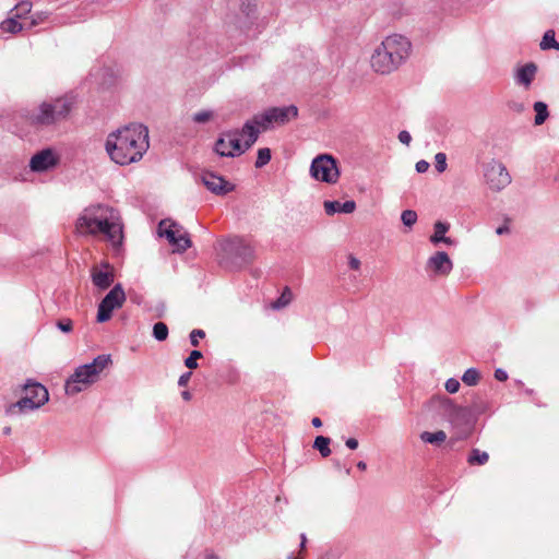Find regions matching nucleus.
Instances as JSON below:
<instances>
[{"label": "nucleus", "mask_w": 559, "mask_h": 559, "mask_svg": "<svg viewBox=\"0 0 559 559\" xmlns=\"http://www.w3.org/2000/svg\"><path fill=\"white\" fill-rule=\"evenodd\" d=\"M539 46L542 50H548L551 48L559 50V43L555 39V32L552 29L545 32Z\"/></svg>", "instance_id": "nucleus-23"}, {"label": "nucleus", "mask_w": 559, "mask_h": 559, "mask_svg": "<svg viewBox=\"0 0 559 559\" xmlns=\"http://www.w3.org/2000/svg\"><path fill=\"white\" fill-rule=\"evenodd\" d=\"M453 413L455 414L456 417H460V416H465L466 414V411L462 407H453Z\"/></svg>", "instance_id": "nucleus-51"}, {"label": "nucleus", "mask_w": 559, "mask_h": 559, "mask_svg": "<svg viewBox=\"0 0 559 559\" xmlns=\"http://www.w3.org/2000/svg\"><path fill=\"white\" fill-rule=\"evenodd\" d=\"M263 131L265 130L254 121V116L243 124L242 129L238 132L243 152H246L255 143L259 134Z\"/></svg>", "instance_id": "nucleus-16"}, {"label": "nucleus", "mask_w": 559, "mask_h": 559, "mask_svg": "<svg viewBox=\"0 0 559 559\" xmlns=\"http://www.w3.org/2000/svg\"><path fill=\"white\" fill-rule=\"evenodd\" d=\"M200 358H202V353L200 350H192L185 360L186 367L189 369L198 368V359Z\"/></svg>", "instance_id": "nucleus-37"}, {"label": "nucleus", "mask_w": 559, "mask_h": 559, "mask_svg": "<svg viewBox=\"0 0 559 559\" xmlns=\"http://www.w3.org/2000/svg\"><path fill=\"white\" fill-rule=\"evenodd\" d=\"M215 151L221 156L234 157L243 153L238 132H226L215 143Z\"/></svg>", "instance_id": "nucleus-14"}, {"label": "nucleus", "mask_w": 559, "mask_h": 559, "mask_svg": "<svg viewBox=\"0 0 559 559\" xmlns=\"http://www.w3.org/2000/svg\"><path fill=\"white\" fill-rule=\"evenodd\" d=\"M181 395H182L183 400H186V401L191 400V394L188 391H183Z\"/></svg>", "instance_id": "nucleus-55"}, {"label": "nucleus", "mask_w": 559, "mask_h": 559, "mask_svg": "<svg viewBox=\"0 0 559 559\" xmlns=\"http://www.w3.org/2000/svg\"><path fill=\"white\" fill-rule=\"evenodd\" d=\"M293 298V294L289 288H285L282 295L272 304L273 309H282L286 307Z\"/></svg>", "instance_id": "nucleus-29"}, {"label": "nucleus", "mask_w": 559, "mask_h": 559, "mask_svg": "<svg viewBox=\"0 0 559 559\" xmlns=\"http://www.w3.org/2000/svg\"><path fill=\"white\" fill-rule=\"evenodd\" d=\"M399 140L401 143L408 145L412 141V136L409 132L404 130L399 133Z\"/></svg>", "instance_id": "nucleus-44"}, {"label": "nucleus", "mask_w": 559, "mask_h": 559, "mask_svg": "<svg viewBox=\"0 0 559 559\" xmlns=\"http://www.w3.org/2000/svg\"><path fill=\"white\" fill-rule=\"evenodd\" d=\"M489 460V455L487 452H484V451H480L478 449H474L469 456H468V460L467 462L471 464V465H484L488 462Z\"/></svg>", "instance_id": "nucleus-26"}, {"label": "nucleus", "mask_w": 559, "mask_h": 559, "mask_svg": "<svg viewBox=\"0 0 559 559\" xmlns=\"http://www.w3.org/2000/svg\"><path fill=\"white\" fill-rule=\"evenodd\" d=\"M10 432H11V428H10V427H5V428L3 429V433H4V435H9Z\"/></svg>", "instance_id": "nucleus-57"}, {"label": "nucleus", "mask_w": 559, "mask_h": 559, "mask_svg": "<svg viewBox=\"0 0 559 559\" xmlns=\"http://www.w3.org/2000/svg\"><path fill=\"white\" fill-rule=\"evenodd\" d=\"M158 234L165 237L177 251H185L191 246L188 234L181 226L171 221H162L158 225Z\"/></svg>", "instance_id": "nucleus-10"}, {"label": "nucleus", "mask_w": 559, "mask_h": 559, "mask_svg": "<svg viewBox=\"0 0 559 559\" xmlns=\"http://www.w3.org/2000/svg\"><path fill=\"white\" fill-rule=\"evenodd\" d=\"M97 322H105V298H103L98 304Z\"/></svg>", "instance_id": "nucleus-43"}, {"label": "nucleus", "mask_w": 559, "mask_h": 559, "mask_svg": "<svg viewBox=\"0 0 559 559\" xmlns=\"http://www.w3.org/2000/svg\"><path fill=\"white\" fill-rule=\"evenodd\" d=\"M76 231L81 235L105 234V210L100 204L84 210L78 218Z\"/></svg>", "instance_id": "nucleus-8"}, {"label": "nucleus", "mask_w": 559, "mask_h": 559, "mask_svg": "<svg viewBox=\"0 0 559 559\" xmlns=\"http://www.w3.org/2000/svg\"><path fill=\"white\" fill-rule=\"evenodd\" d=\"M115 274L114 269L107 263V287L110 285V283L114 281Z\"/></svg>", "instance_id": "nucleus-49"}, {"label": "nucleus", "mask_w": 559, "mask_h": 559, "mask_svg": "<svg viewBox=\"0 0 559 559\" xmlns=\"http://www.w3.org/2000/svg\"><path fill=\"white\" fill-rule=\"evenodd\" d=\"M24 396L9 406V414L34 411L43 406L49 400L47 389L38 382H27L24 388Z\"/></svg>", "instance_id": "nucleus-5"}, {"label": "nucleus", "mask_w": 559, "mask_h": 559, "mask_svg": "<svg viewBox=\"0 0 559 559\" xmlns=\"http://www.w3.org/2000/svg\"><path fill=\"white\" fill-rule=\"evenodd\" d=\"M357 467L360 469V471H365L367 468V465L364 461H359L357 463Z\"/></svg>", "instance_id": "nucleus-54"}, {"label": "nucleus", "mask_w": 559, "mask_h": 559, "mask_svg": "<svg viewBox=\"0 0 559 559\" xmlns=\"http://www.w3.org/2000/svg\"><path fill=\"white\" fill-rule=\"evenodd\" d=\"M76 105L72 95H64L48 102H43L36 109L28 112L26 119L34 127H51L70 118Z\"/></svg>", "instance_id": "nucleus-3"}, {"label": "nucleus", "mask_w": 559, "mask_h": 559, "mask_svg": "<svg viewBox=\"0 0 559 559\" xmlns=\"http://www.w3.org/2000/svg\"><path fill=\"white\" fill-rule=\"evenodd\" d=\"M495 378L499 381H506L508 379V374L504 370L502 369H497L495 371Z\"/></svg>", "instance_id": "nucleus-48"}, {"label": "nucleus", "mask_w": 559, "mask_h": 559, "mask_svg": "<svg viewBox=\"0 0 559 559\" xmlns=\"http://www.w3.org/2000/svg\"><path fill=\"white\" fill-rule=\"evenodd\" d=\"M105 370V355H98L90 364L79 366L74 372L66 380L64 392L69 396H74L100 380Z\"/></svg>", "instance_id": "nucleus-4"}, {"label": "nucleus", "mask_w": 559, "mask_h": 559, "mask_svg": "<svg viewBox=\"0 0 559 559\" xmlns=\"http://www.w3.org/2000/svg\"><path fill=\"white\" fill-rule=\"evenodd\" d=\"M103 267H105V262H100L99 269L96 267L92 273L93 283L100 290L105 289V271H103Z\"/></svg>", "instance_id": "nucleus-28"}, {"label": "nucleus", "mask_w": 559, "mask_h": 559, "mask_svg": "<svg viewBox=\"0 0 559 559\" xmlns=\"http://www.w3.org/2000/svg\"><path fill=\"white\" fill-rule=\"evenodd\" d=\"M429 168V163L421 159L416 163V170L420 174L426 173Z\"/></svg>", "instance_id": "nucleus-45"}, {"label": "nucleus", "mask_w": 559, "mask_h": 559, "mask_svg": "<svg viewBox=\"0 0 559 559\" xmlns=\"http://www.w3.org/2000/svg\"><path fill=\"white\" fill-rule=\"evenodd\" d=\"M462 381L466 385H476L479 381V372L474 368H469L464 372Z\"/></svg>", "instance_id": "nucleus-34"}, {"label": "nucleus", "mask_w": 559, "mask_h": 559, "mask_svg": "<svg viewBox=\"0 0 559 559\" xmlns=\"http://www.w3.org/2000/svg\"><path fill=\"white\" fill-rule=\"evenodd\" d=\"M536 72L537 67L533 62L526 63L518 68L515 72L516 84L522 85L525 88H528L535 79Z\"/></svg>", "instance_id": "nucleus-19"}, {"label": "nucleus", "mask_w": 559, "mask_h": 559, "mask_svg": "<svg viewBox=\"0 0 559 559\" xmlns=\"http://www.w3.org/2000/svg\"><path fill=\"white\" fill-rule=\"evenodd\" d=\"M126 301V293L120 284L115 285L109 293H107V320L110 319L111 312L115 309L121 308Z\"/></svg>", "instance_id": "nucleus-18"}, {"label": "nucleus", "mask_w": 559, "mask_h": 559, "mask_svg": "<svg viewBox=\"0 0 559 559\" xmlns=\"http://www.w3.org/2000/svg\"><path fill=\"white\" fill-rule=\"evenodd\" d=\"M348 265L353 270H358L360 267V261L357 258L349 255Z\"/></svg>", "instance_id": "nucleus-47"}, {"label": "nucleus", "mask_w": 559, "mask_h": 559, "mask_svg": "<svg viewBox=\"0 0 559 559\" xmlns=\"http://www.w3.org/2000/svg\"><path fill=\"white\" fill-rule=\"evenodd\" d=\"M153 335L157 341H165L168 337V328L164 322H157L153 326Z\"/></svg>", "instance_id": "nucleus-33"}, {"label": "nucleus", "mask_w": 559, "mask_h": 559, "mask_svg": "<svg viewBox=\"0 0 559 559\" xmlns=\"http://www.w3.org/2000/svg\"><path fill=\"white\" fill-rule=\"evenodd\" d=\"M329 445L330 438L323 436H318L313 443V448L317 449L323 457H328L331 454Z\"/></svg>", "instance_id": "nucleus-25"}, {"label": "nucleus", "mask_w": 559, "mask_h": 559, "mask_svg": "<svg viewBox=\"0 0 559 559\" xmlns=\"http://www.w3.org/2000/svg\"><path fill=\"white\" fill-rule=\"evenodd\" d=\"M202 182L210 191L216 194H225L233 190V186L228 181L213 173H205L202 176Z\"/></svg>", "instance_id": "nucleus-17"}, {"label": "nucleus", "mask_w": 559, "mask_h": 559, "mask_svg": "<svg viewBox=\"0 0 559 559\" xmlns=\"http://www.w3.org/2000/svg\"><path fill=\"white\" fill-rule=\"evenodd\" d=\"M148 146V131L142 124L126 127L107 139V154L119 165L140 160Z\"/></svg>", "instance_id": "nucleus-1"}, {"label": "nucleus", "mask_w": 559, "mask_h": 559, "mask_svg": "<svg viewBox=\"0 0 559 559\" xmlns=\"http://www.w3.org/2000/svg\"><path fill=\"white\" fill-rule=\"evenodd\" d=\"M306 544H307V536H306V534L302 533L300 535V552H302L305 550ZM287 559H304V556L301 554H299L298 556L289 555V556H287Z\"/></svg>", "instance_id": "nucleus-42"}, {"label": "nucleus", "mask_w": 559, "mask_h": 559, "mask_svg": "<svg viewBox=\"0 0 559 559\" xmlns=\"http://www.w3.org/2000/svg\"><path fill=\"white\" fill-rule=\"evenodd\" d=\"M311 423L317 428L322 426V421H321V419L319 417H314Z\"/></svg>", "instance_id": "nucleus-53"}, {"label": "nucleus", "mask_w": 559, "mask_h": 559, "mask_svg": "<svg viewBox=\"0 0 559 559\" xmlns=\"http://www.w3.org/2000/svg\"><path fill=\"white\" fill-rule=\"evenodd\" d=\"M107 246L110 245L112 254L120 257L123 252L122 243L124 239L123 225L119 213L114 209L107 207Z\"/></svg>", "instance_id": "nucleus-9"}, {"label": "nucleus", "mask_w": 559, "mask_h": 559, "mask_svg": "<svg viewBox=\"0 0 559 559\" xmlns=\"http://www.w3.org/2000/svg\"><path fill=\"white\" fill-rule=\"evenodd\" d=\"M271 160V150L267 147H262L258 150V156L255 160V167L262 168Z\"/></svg>", "instance_id": "nucleus-32"}, {"label": "nucleus", "mask_w": 559, "mask_h": 559, "mask_svg": "<svg viewBox=\"0 0 559 559\" xmlns=\"http://www.w3.org/2000/svg\"><path fill=\"white\" fill-rule=\"evenodd\" d=\"M420 439L426 443L439 445L447 440V433L443 430H438L436 432L424 431L420 435Z\"/></svg>", "instance_id": "nucleus-22"}, {"label": "nucleus", "mask_w": 559, "mask_h": 559, "mask_svg": "<svg viewBox=\"0 0 559 559\" xmlns=\"http://www.w3.org/2000/svg\"><path fill=\"white\" fill-rule=\"evenodd\" d=\"M32 10V3L29 1H21L15 5V8L12 10L14 11L13 16L16 19H23Z\"/></svg>", "instance_id": "nucleus-30"}, {"label": "nucleus", "mask_w": 559, "mask_h": 559, "mask_svg": "<svg viewBox=\"0 0 559 559\" xmlns=\"http://www.w3.org/2000/svg\"><path fill=\"white\" fill-rule=\"evenodd\" d=\"M206 559H219V558L216 555H214V554H209L206 556Z\"/></svg>", "instance_id": "nucleus-56"}, {"label": "nucleus", "mask_w": 559, "mask_h": 559, "mask_svg": "<svg viewBox=\"0 0 559 559\" xmlns=\"http://www.w3.org/2000/svg\"><path fill=\"white\" fill-rule=\"evenodd\" d=\"M298 115V109L294 105L284 106V107H271L266 110L254 115V121L261 126L265 131L276 127L283 126L289 122L292 119H295Z\"/></svg>", "instance_id": "nucleus-7"}, {"label": "nucleus", "mask_w": 559, "mask_h": 559, "mask_svg": "<svg viewBox=\"0 0 559 559\" xmlns=\"http://www.w3.org/2000/svg\"><path fill=\"white\" fill-rule=\"evenodd\" d=\"M310 176L317 181L336 183L340 178L336 159L330 154L316 156L310 165Z\"/></svg>", "instance_id": "nucleus-6"}, {"label": "nucleus", "mask_w": 559, "mask_h": 559, "mask_svg": "<svg viewBox=\"0 0 559 559\" xmlns=\"http://www.w3.org/2000/svg\"><path fill=\"white\" fill-rule=\"evenodd\" d=\"M433 234L430 236V242L433 245H438L439 242H443L448 246H453L455 242L450 237H447L445 234L450 229V225L443 222H436L433 225Z\"/></svg>", "instance_id": "nucleus-21"}, {"label": "nucleus", "mask_w": 559, "mask_h": 559, "mask_svg": "<svg viewBox=\"0 0 559 559\" xmlns=\"http://www.w3.org/2000/svg\"><path fill=\"white\" fill-rule=\"evenodd\" d=\"M409 51L411 43L406 37L397 34L386 36L374 48L370 57V66L379 74H390L404 63Z\"/></svg>", "instance_id": "nucleus-2"}, {"label": "nucleus", "mask_w": 559, "mask_h": 559, "mask_svg": "<svg viewBox=\"0 0 559 559\" xmlns=\"http://www.w3.org/2000/svg\"><path fill=\"white\" fill-rule=\"evenodd\" d=\"M534 110L536 112L535 124L536 126L543 124L548 117L547 105L543 102H536L534 104Z\"/></svg>", "instance_id": "nucleus-27"}, {"label": "nucleus", "mask_w": 559, "mask_h": 559, "mask_svg": "<svg viewBox=\"0 0 559 559\" xmlns=\"http://www.w3.org/2000/svg\"><path fill=\"white\" fill-rule=\"evenodd\" d=\"M346 445L350 449V450H355L357 449L358 447V441L354 438H349L346 440Z\"/></svg>", "instance_id": "nucleus-50"}, {"label": "nucleus", "mask_w": 559, "mask_h": 559, "mask_svg": "<svg viewBox=\"0 0 559 559\" xmlns=\"http://www.w3.org/2000/svg\"><path fill=\"white\" fill-rule=\"evenodd\" d=\"M57 326L64 333H70L73 330V322L70 319H61L57 321Z\"/></svg>", "instance_id": "nucleus-39"}, {"label": "nucleus", "mask_w": 559, "mask_h": 559, "mask_svg": "<svg viewBox=\"0 0 559 559\" xmlns=\"http://www.w3.org/2000/svg\"><path fill=\"white\" fill-rule=\"evenodd\" d=\"M401 219L407 227H412L417 222V213L413 210H405L402 212Z\"/></svg>", "instance_id": "nucleus-35"}, {"label": "nucleus", "mask_w": 559, "mask_h": 559, "mask_svg": "<svg viewBox=\"0 0 559 559\" xmlns=\"http://www.w3.org/2000/svg\"><path fill=\"white\" fill-rule=\"evenodd\" d=\"M205 336V332L203 330L195 329L190 333V343L192 346L199 345V340Z\"/></svg>", "instance_id": "nucleus-40"}, {"label": "nucleus", "mask_w": 559, "mask_h": 559, "mask_svg": "<svg viewBox=\"0 0 559 559\" xmlns=\"http://www.w3.org/2000/svg\"><path fill=\"white\" fill-rule=\"evenodd\" d=\"M123 76V69L121 67L107 68V85L117 84Z\"/></svg>", "instance_id": "nucleus-31"}, {"label": "nucleus", "mask_w": 559, "mask_h": 559, "mask_svg": "<svg viewBox=\"0 0 559 559\" xmlns=\"http://www.w3.org/2000/svg\"><path fill=\"white\" fill-rule=\"evenodd\" d=\"M460 389V382L456 380V379H449L447 380L445 382V390L449 392V393H456Z\"/></svg>", "instance_id": "nucleus-41"}, {"label": "nucleus", "mask_w": 559, "mask_h": 559, "mask_svg": "<svg viewBox=\"0 0 559 559\" xmlns=\"http://www.w3.org/2000/svg\"><path fill=\"white\" fill-rule=\"evenodd\" d=\"M496 233H497L498 235H503V234L509 233V227H508V225L499 226V227L496 229Z\"/></svg>", "instance_id": "nucleus-52"}, {"label": "nucleus", "mask_w": 559, "mask_h": 559, "mask_svg": "<svg viewBox=\"0 0 559 559\" xmlns=\"http://www.w3.org/2000/svg\"><path fill=\"white\" fill-rule=\"evenodd\" d=\"M219 248L225 255L238 258L245 263L250 262L254 255L253 248L243 239L238 237L222 241L219 243Z\"/></svg>", "instance_id": "nucleus-12"}, {"label": "nucleus", "mask_w": 559, "mask_h": 559, "mask_svg": "<svg viewBox=\"0 0 559 559\" xmlns=\"http://www.w3.org/2000/svg\"><path fill=\"white\" fill-rule=\"evenodd\" d=\"M213 117V112L210 111V110H203V111H200V112H197L194 116H193V120L198 123H204V122H207L209 120H211Z\"/></svg>", "instance_id": "nucleus-38"}, {"label": "nucleus", "mask_w": 559, "mask_h": 559, "mask_svg": "<svg viewBox=\"0 0 559 559\" xmlns=\"http://www.w3.org/2000/svg\"><path fill=\"white\" fill-rule=\"evenodd\" d=\"M59 163L58 155L51 148H45L36 153L29 162L33 171L41 173L55 168Z\"/></svg>", "instance_id": "nucleus-15"}, {"label": "nucleus", "mask_w": 559, "mask_h": 559, "mask_svg": "<svg viewBox=\"0 0 559 559\" xmlns=\"http://www.w3.org/2000/svg\"><path fill=\"white\" fill-rule=\"evenodd\" d=\"M435 167L436 170L440 174L445 171L448 164H447V155L442 152H439L435 156Z\"/></svg>", "instance_id": "nucleus-36"}, {"label": "nucleus", "mask_w": 559, "mask_h": 559, "mask_svg": "<svg viewBox=\"0 0 559 559\" xmlns=\"http://www.w3.org/2000/svg\"><path fill=\"white\" fill-rule=\"evenodd\" d=\"M191 374L192 373L190 371L189 372H185L183 374H181L179 380H178L179 386H186L189 383L190 379H191Z\"/></svg>", "instance_id": "nucleus-46"}, {"label": "nucleus", "mask_w": 559, "mask_h": 559, "mask_svg": "<svg viewBox=\"0 0 559 559\" xmlns=\"http://www.w3.org/2000/svg\"><path fill=\"white\" fill-rule=\"evenodd\" d=\"M323 207L328 215H334L335 213L350 214L356 210V203L353 200L344 203L338 201H324Z\"/></svg>", "instance_id": "nucleus-20"}, {"label": "nucleus", "mask_w": 559, "mask_h": 559, "mask_svg": "<svg viewBox=\"0 0 559 559\" xmlns=\"http://www.w3.org/2000/svg\"><path fill=\"white\" fill-rule=\"evenodd\" d=\"M430 276L444 277L453 270V262L444 251H437L430 255L425 265Z\"/></svg>", "instance_id": "nucleus-13"}, {"label": "nucleus", "mask_w": 559, "mask_h": 559, "mask_svg": "<svg viewBox=\"0 0 559 559\" xmlns=\"http://www.w3.org/2000/svg\"><path fill=\"white\" fill-rule=\"evenodd\" d=\"M484 177L492 191H501L511 182V176L506 166L498 160H490L485 165Z\"/></svg>", "instance_id": "nucleus-11"}, {"label": "nucleus", "mask_w": 559, "mask_h": 559, "mask_svg": "<svg viewBox=\"0 0 559 559\" xmlns=\"http://www.w3.org/2000/svg\"><path fill=\"white\" fill-rule=\"evenodd\" d=\"M0 27L3 32L10 34H16L23 29V25L20 22H17V19L14 16L4 20L0 24Z\"/></svg>", "instance_id": "nucleus-24"}]
</instances>
